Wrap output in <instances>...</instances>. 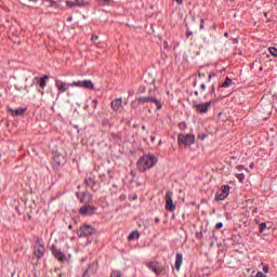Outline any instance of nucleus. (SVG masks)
Listing matches in <instances>:
<instances>
[{"label": "nucleus", "instance_id": "nucleus-1", "mask_svg": "<svg viewBox=\"0 0 277 277\" xmlns=\"http://www.w3.org/2000/svg\"><path fill=\"white\" fill-rule=\"evenodd\" d=\"M158 159L155 155L148 154L141 157L137 162V170L138 172H146V170H150V168H155L157 166Z\"/></svg>", "mask_w": 277, "mask_h": 277}, {"label": "nucleus", "instance_id": "nucleus-2", "mask_svg": "<svg viewBox=\"0 0 277 277\" xmlns=\"http://www.w3.org/2000/svg\"><path fill=\"white\" fill-rule=\"evenodd\" d=\"M215 103H217V100H210L206 103H194L193 108L197 114H207V111H209V107H211V105H215Z\"/></svg>", "mask_w": 277, "mask_h": 277}, {"label": "nucleus", "instance_id": "nucleus-3", "mask_svg": "<svg viewBox=\"0 0 277 277\" xmlns=\"http://www.w3.org/2000/svg\"><path fill=\"white\" fill-rule=\"evenodd\" d=\"M228 194H230V186L228 185H223L221 188L215 193L214 199L216 201L220 200H226L228 198Z\"/></svg>", "mask_w": 277, "mask_h": 277}, {"label": "nucleus", "instance_id": "nucleus-4", "mask_svg": "<svg viewBox=\"0 0 277 277\" xmlns=\"http://www.w3.org/2000/svg\"><path fill=\"white\" fill-rule=\"evenodd\" d=\"M71 88H83L84 90H94L92 80H78L70 83Z\"/></svg>", "mask_w": 277, "mask_h": 277}, {"label": "nucleus", "instance_id": "nucleus-5", "mask_svg": "<svg viewBox=\"0 0 277 277\" xmlns=\"http://www.w3.org/2000/svg\"><path fill=\"white\" fill-rule=\"evenodd\" d=\"M94 227L88 224H83L77 232L78 237H90L94 235Z\"/></svg>", "mask_w": 277, "mask_h": 277}, {"label": "nucleus", "instance_id": "nucleus-6", "mask_svg": "<svg viewBox=\"0 0 277 277\" xmlns=\"http://www.w3.org/2000/svg\"><path fill=\"white\" fill-rule=\"evenodd\" d=\"M138 103H140V105H144V103H154V105H156V109H158V110H160L162 107L161 102L153 96L138 97Z\"/></svg>", "mask_w": 277, "mask_h": 277}, {"label": "nucleus", "instance_id": "nucleus-7", "mask_svg": "<svg viewBox=\"0 0 277 277\" xmlns=\"http://www.w3.org/2000/svg\"><path fill=\"white\" fill-rule=\"evenodd\" d=\"M177 142L179 144L192 145L196 142V136L192 134H179Z\"/></svg>", "mask_w": 277, "mask_h": 277}, {"label": "nucleus", "instance_id": "nucleus-8", "mask_svg": "<svg viewBox=\"0 0 277 277\" xmlns=\"http://www.w3.org/2000/svg\"><path fill=\"white\" fill-rule=\"evenodd\" d=\"M164 200H166V206H164L166 211H174L176 209L174 201H172V192H167L164 196Z\"/></svg>", "mask_w": 277, "mask_h": 277}, {"label": "nucleus", "instance_id": "nucleus-9", "mask_svg": "<svg viewBox=\"0 0 277 277\" xmlns=\"http://www.w3.org/2000/svg\"><path fill=\"white\" fill-rule=\"evenodd\" d=\"M146 267H148V269H151V272H154L156 276H159V274L163 272V266H161L159 262H147Z\"/></svg>", "mask_w": 277, "mask_h": 277}, {"label": "nucleus", "instance_id": "nucleus-10", "mask_svg": "<svg viewBox=\"0 0 277 277\" xmlns=\"http://www.w3.org/2000/svg\"><path fill=\"white\" fill-rule=\"evenodd\" d=\"M55 88L58 90L61 94H64V92H68L69 88H72L70 83H66L62 80H55Z\"/></svg>", "mask_w": 277, "mask_h": 277}, {"label": "nucleus", "instance_id": "nucleus-11", "mask_svg": "<svg viewBox=\"0 0 277 277\" xmlns=\"http://www.w3.org/2000/svg\"><path fill=\"white\" fill-rule=\"evenodd\" d=\"M95 212H96V208H94L90 205H85L80 208L81 215H94Z\"/></svg>", "mask_w": 277, "mask_h": 277}, {"label": "nucleus", "instance_id": "nucleus-12", "mask_svg": "<svg viewBox=\"0 0 277 277\" xmlns=\"http://www.w3.org/2000/svg\"><path fill=\"white\" fill-rule=\"evenodd\" d=\"M34 254L35 256H37V259H42L44 256V246L41 243H37L35 246Z\"/></svg>", "mask_w": 277, "mask_h": 277}, {"label": "nucleus", "instance_id": "nucleus-13", "mask_svg": "<svg viewBox=\"0 0 277 277\" xmlns=\"http://www.w3.org/2000/svg\"><path fill=\"white\" fill-rule=\"evenodd\" d=\"M110 107L113 109V111H118V109H120V107H122V98H115L111 104Z\"/></svg>", "mask_w": 277, "mask_h": 277}, {"label": "nucleus", "instance_id": "nucleus-14", "mask_svg": "<svg viewBox=\"0 0 277 277\" xmlns=\"http://www.w3.org/2000/svg\"><path fill=\"white\" fill-rule=\"evenodd\" d=\"M181 265H183V254L182 253H176V255H175V269H177V272H181Z\"/></svg>", "mask_w": 277, "mask_h": 277}, {"label": "nucleus", "instance_id": "nucleus-15", "mask_svg": "<svg viewBox=\"0 0 277 277\" xmlns=\"http://www.w3.org/2000/svg\"><path fill=\"white\" fill-rule=\"evenodd\" d=\"M8 111H10L11 114H13V116H23V114H25L27 111V108H17V109H12V108H8Z\"/></svg>", "mask_w": 277, "mask_h": 277}, {"label": "nucleus", "instance_id": "nucleus-16", "mask_svg": "<svg viewBox=\"0 0 277 277\" xmlns=\"http://www.w3.org/2000/svg\"><path fill=\"white\" fill-rule=\"evenodd\" d=\"M52 254L57 259L58 261H64V253L57 248H52Z\"/></svg>", "mask_w": 277, "mask_h": 277}, {"label": "nucleus", "instance_id": "nucleus-17", "mask_svg": "<svg viewBox=\"0 0 277 277\" xmlns=\"http://www.w3.org/2000/svg\"><path fill=\"white\" fill-rule=\"evenodd\" d=\"M143 78H144V81L146 83H148L149 85H151V83H155V78L153 77V75L150 72H145Z\"/></svg>", "mask_w": 277, "mask_h": 277}, {"label": "nucleus", "instance_id": "nucleus-18", "mask_svg": "<svg viewBox=\"0 0 277 277\" xmlns=\"http://www.w3.org/2000/svg\"><path fill=\"white\" fill-rule=\"evenodd\" d=\"M219 88H233V80L230 78H225V81Z\"/></svg>", "mask_w": 277, "mask_h": 277}, {"label": "nucleus", "instance_id": "nucleus-19", "mask_svg": "<svg viewBox=\"0 0 277 277\" xmlns=\"http://www.w3.org/2000/svg\"><path fill=\"white\" fill-rule=\"evenodd\" d=\"M47 81H49V76H43L39 79V88H47Z\"/></svg>", "mask_w": 277, "mask_h": 277}, {"label": "nucleus", "instance_id": "nucleus-20", "mask_svg": "<svg viewBox=\"0 0 277 277\" xmlns=\"http://www.w3.org/2000/svg\"><path fill=\"white\" fill-rule=\"evenodd\" d=\"M137 239V238H140V233H137V232H132L129 236H128V239H129V241H133V239Z\"/></svg>", "mask_w": 277, "mask_h": 277}, {"label": "nucleus", "instance_id": "nucleus-21", "mask_svg": "<svg viewBox=\"0 0 277 277\" xmlns=\"http://www.w3.org/2000/svg\"><path fill=\"white\" fill-rule=\"evenodd\" d=\"M84 183L88 185V187H94V180L92 177H87Z\"/></svg>", "mask_w": 277, "mask_h": 277}, {"label": "nucleus", "instance_id": "nucleus-22", "mask_svg": "<svg viewBox=\"0 0 277 277\" xmlns=\"http://www.w3.org/2000/svg\"><path fill=\"white\" fill-rule=\"evenodd\" d=\"M268 51L273 57H277V49L276 48H268Z\"/></svg>", "mask_w": 277, "mask_h": 277}, {"label": "nucleus", "instance_id": "nucleus-23", "mask_svg": "<svg viewBox=\"0 0 277 277\" xmlns=\"http://www.w3.org/2000/svg\"><path fill=\"white\" fill-rule=\"evenodd\" d=\"M92 267H96V264H91L89 266V268L84 272L83 276L82 277H90V275H88V272H90V269H92Z\"/></svg>", "mask_w": 277, "mask_h": 277}, {"label": "nucleus", "instance_id": "nucleus-24", "mask_svg": "<svg viewBox=\"0 0 277 277\" xmlns=\"http://www.w3.org/2000/svg\"><path fill=\"white\" fill-rule=\"evenodd\" d=\"M110 277H122V274L119 271H113Z\"/></svg>", "mask_w": 277, "mask_h": 277}, {"label": "nucleus", "instance_id": "nucleus-25", "mask_svg": "<svg viewBox=\"0 0 277 277\" xmlns=\"http://www.w3.org/2000/svg\"><path fill=\"white\" fill-rule=\"evenodd\" d=\"M265 228H267V223L260 224V233H265Z\"/></svg>", "mask_w": 277, "mask_h": 277}, {"label": "nucleus", "instance_id": "nucleus-26", "mask_svg": "<svg viewBox=\"0 0 277 277\" xmlns=\"http://www.w3.org/2000/svg\"><path fill=\"white\" fill-rule=\"evenodd\" d=\"M238 181H240V183H243V181L246 180V175H243V173H240L237 175Z\"/></svg>", "mask_w": 277, "mask_h": 277}, {"label": "nucleus", "instance_id": "nucleus-27", "mask_svg": "<svg viewBox=\"0 0 277 277\" xmlns=\"http://www.w3.org/2000/svg\"><path fill=\"white\" fill-rule=\"evenodd\" d=\"M76 5H88L87 2H84L83 0H76Z\"/></svg>", "mask_w": 277, "mask_h": 277}, {"label": "nucleus", "instance_id": "nucleus-28", "mask_svg": "<svg viewBox=\"0 0 277 277\" xmlns=\"http://www.w3.org/2000/svg\"><path fill=\"white\" fill-rule=\"evenodd\" d=\"M210 94H214V96H215V84L211 85Z\"/></svg>", "mask_w": 277, "mask_h": 277}, {"label": "nucleus", "instance_id": "nucleus-29", "mask_svg": "<svg viewBox=\"0 0 277 277\" xmlns=\"http://www.w3.org/2000/svg\"><path fill=\"white\" fill-rule=\"evenodd\" d=\"M223 226H224V224L222 222H219V223H216L215 228L217 230H220V228H222Z\"/></svg>", "mask_w": 277, "mask_h": 277}, {"label": "nucleus", "instance_id": "nucleus-30", "mask_svg": "<svg viewBox=\"0 0 277 277\" xmlns=\"http://www.w3.org/2000/svg\"><path fill=\"white\" fill-rule=\"evenodd\" d=\"M200 90H201V92H205L207 90V84L201 83L200 84Z\"/></svg>", "mask_w": 277, "mask_h": 277}, {"label": "nucleus", "instance_id": "nucleus-31", "mask_svg": "<svg viewBox=\"0 0 277 277\" xmlns=\"http://www.w3.org/2000/svg\"><path fill=\"white\" fill-rule=\"evenodd\" d=\"M96 40H98V36L93 35V36L91 37V41H92V42H96Z\"/></svg>", "mask_w": 277, "mask_h": 277}, {"label": "nucleus", "instance_id": "nucleus-32", "mask_svg": "<svg viewBox=\"0 0 277 277\" xmlns=\"http://www.w3.org/2000/svg\"><path fill=\"white\" fill-rule=\"evenodd\" d=\"M264 274H267L269 272V266H263Z\"/></svg>", "mask_w": 277, "mask_h": 277}, {"label": "nucleus", "instance_id": "nucleus-33", "mask_svg": "<svg viewBox=\"0 0 277 277\" xmlns=\"http://www.w3.org/2000/svg\"><path fill=\"white\" fill-rule=\"evenodd\" d=\"M255 277H266L265 274H263L262 272H258Z\"/></svg>", "mask_w": 277, "mask_h": 277}, {"label": "nucleus", "instance_id": "nucleus-34", "mask_svg": "<svg viewBox=\"0 0 277 277\" xmlns=\"http://www.w3.org/2000/svg\"><path fill=\"white\" fill-rule=\"evenodd\" d=\"M206 77H207V75H205V74H201V72L198 74L199 79H205Z\"/></svg>", "mask_w": 277, "mask_h": 277}, {"label": "nucleus", "instance_id": "nucleus-35", "mask_svg": "<svg viewBox=\"0 0 277 277\" xmlns=\"http://www.w3.org/2000/svg\"><path fill=\"white\" fill-rule=\"evenodd\" d=\"M47 1H48V3H50V5H57V3L53 0H47Z\"/></svg>", "mask_w": 277, "mask_h": 277}, {"label": "nucleus", "instance_id": "nucleus-36", "mask_svg": "<svg viewBox=\"0 0 277 277\" xmlns=\"http://www.w3.org/2000/svg\"><path fill=\"white\" fill-rule=\"evenodd\" d=\"M213 77H215V74H209L208 81H211V79H213Z\"/></svg>", "mask_w": 277, "mask_h": 277}, {"label": "nucleus", "instance_id": "nucleus-37", "mask_svg": "<svg viewBox=\"0 0 277 277\" xmlns=\"http://www.w3.org/2000/svg\"><path fill=\"white\" fill-rule=\"evenodd\" d=\"M200 29H205V19H201Z\"/></svg>", "mask_w": 277, "mask_h": 277}, {"label": "nucleus", "instance_id": "nucleus-38", "mask_svg": "<svg viewBox=\"0 0 277 277\" xmlns=\"http://www.w3.org/2000/svg\"><path fill=\"white\" fill-rule=\"evenodd\" d=\"M177 2V5H183V0H174Z\"/></svg>", "mask_w": 277, "mask_h": 277}, {"label": "nucleus", "instance_id": "nucleus-39", "mask_svg": "<svg viewBox=\"0 0 277 277\" xmlns=\"http://www.w3.org/2000/svg\"><path fill=\"white\" fill-rule=\"evenodd\" d=\"M92 103H93V105H98V100L94 98V100L92 101Z\"/></svg>", "mask_w": 277, "mask_h": 277}, {"label": "nucleus", "instance_id": "nucleus-40", "mask_svg": "<svg viewBox=\"0 0 277 277\" xmlns=\"http://www.w3.org/2000/svg\"><path fill=\"white\" fill-rule=\"evenodd\" d=\"M155 222H156V224H159V222H160L159 217H156Z\"/></svg>", "mask_w": 277, "mask_h": 277}, {"label": "nucleus", "instance_id": "nucleus-41", "mask_svg": "<svg viewBox=\"0 0 277 277\" xmlns=\"http://www.w3.org/2000/svg\"><path fill=\"white\" fill-rule=\"evenodd\" d=\"M104 1L105 3H111V0H102Z\"/></svg>", "mask_w": 277, "mask_h": 277}, {"label": "nucleus", "instance_id": "nucleus-42", "mask_svg": "<svg viewBox=\"0 0 277 277\" xmlns=\"http://www.w3.org/2000/svg\"><path fill=\"white\" fill-rule=\"evenodd\" d=\"M164 49H168V41H164Z\"/></svg>", "mask_w": 277, "mask_h": 277}, {"label": "nucleus", "instance_id": "nucleus-43", "mask_svg": "<svg viewBox=\"0 0 277 277\" xmlns=\"http://www.w3.org/2000/svg\"><path fill=\"white\" fill-rule=\"evenodd\" d=\"M197 83H198V81L195 80L193 83L194 88H196Z\"/></svg>", "mask_w": 277, "mask_h": 277}, {"label": "nucleus", "instance_id": "nucleus-44", "mask_svg": "<svg viewBox=\"0 0 277 277\" xmlns=\"http://www.w3.org/2000/svg\"><path fill=\"white\" fill-rule=\"evenodd\" d=\"M194 94H195V96H198V95H199L198 91H195Z\"/></svg>", "mask_w": 277, "mask_h": 277}, {"label": "nucleus", "instance_id": "nucleus-45", "mask_svg": "<svg viewBox=\"0 0 277 277\" xmlns=\"http://www.w3.org/2000/svg\"><path fill=\"white\" fill-rule=\"evenodd\" d=\"M150 141H151V142H155V136H150Z\"/></svg>", "mask_w": 277, "mask_h": 277}, {"label": "nucleus", "instance_id": "nucleus-46", "mask_svg": "<svg viewBox=\"0 0 277 277\" xmlns=\"http://www.w3.org/2000/svg\"><path fill=\"white\" fill-rule=\"evenodd\" d=\"M142 130H143V131H146V126H143V127H142Z\"/></svg>", "mask_w": 277, "mask_h": 277}, {"label": "nucleus", "instance_id": "nucleus-47", "mask_svg": "<svg viewBox=\"0 0 277 277\" xmlns=\"http://www.w3.org/2000/svg\"><path fill=\"white\" fill-rule=\"evenodd\" d=\"M93 109H96V104H93Z\"/></svg>", "mask_w": 277, "mask_h": 277}, {"label": "nucleus", "instance_id": "nucleus-48", "mask_svg": "<svg viewBox=\"0 0 277 277\" xmlns=\"http://www.w3.org/2000/svg\"><path fill=\"white\" fill-rule=\"evenodd\" d=\"M68 228H69V229H72V225H69Z\"/></svg>", "mask_w": 277, "mask_h": 277}, {"label": "nucleus", "instance_id": "nucleus-49", "mask_svg": "<svg viewBox=\"0 0 277 277\" xmlns=\"http://www.w3.org/2000/svg\"><path fill=\"white\" fill-rule=\"evenodd\" d=\"M29 1H35V2H36V1H38V0H29Z\"/></svg>", "mask_w": 277, "mask_h": 277}, {"label": "nucleus", "instance_id": "nucleus-50", "mask_svg": "<svg viewBox=\"0 0 277 277\" xmlns=\"http://www.w3.org/2000/svg\"><path fill=\"white\" fill-rule=\"evenodd\" d=\"M254 211L256 212V208H254Z\"/></svg>", "mask_w": 277, "mask_h": 277}]
</instances>
